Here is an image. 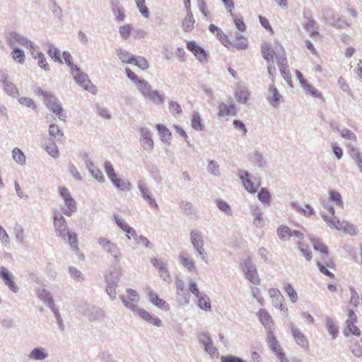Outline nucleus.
<instances>
[{
	"label": "nucleus",
	"mask_w": 362,
	"mask_h": 362,
	"mask_svg": "<svg viewBox=\"0 0 362 362\" xmlns=\"http://www.w3.org/2000/svg\"><path fill=\"white\" fill-rule=\"evenodd\" d=\"M238 177L245 189L251 194L257 192L261 185L260 178L250 175L246 170H239Z\"/></svg>",
	"instance_id": "obj_1"
},
{
	"label": "nucleus",
	"mask_w": 362,
	"mask_h": 362,
	"mask_svg": "<svg viewBox=\"0 0 362 362\" xmlns=\"http://www.w3.org/2000/svg\"><path fill=\"white\" fill-rule=\"evenodd\" d=\"M58 192L66 205V208H63L62 209V213L67 216H71L77 211L76 202L71 197L69 189L66 187H59Z\"/></svg>",
	"instance_id": "obj_2"
},
{
	"label": "nucleus",
	"mask_w": 362,
	"mask_h": 362,
	"mask_svg": "<svg viewBox=\"0 0 362 362\" xmlns=\"http://www.w3.org/2000/svg\"><path fill=\"white\" fill-rule=\"evenodd\" d=\"M53 226L56 235L66 240V236L69 231L67 222L62 214L57 210L53 213Z\"/></svg>",
	"instance_id": "obj_3"
},
{
	"label": "nucleus",
	"mask_w": 362,
	"mask_h": 362,
	"mask_svg": "<svg viewBox=\"0 0 362 362\" xmlns=\"http://www.w3.org/2000/svg\"><path fill=\"white\" fill-rule=\"evenodd\" d=\"M71 74L73 75L75 82L81 87L93 94L97 93L98 89L96 86L91 82L88 76L82 72L80 69L79 71L71 72Z\"/></svg>",
	"instance_id": "obj_4"
},
{
	"label": "nucleus",
	"mask_w": 362,
	"mask_h": 362,
	"mask_svg": "<svg viewBox=\"0 0 362 362\" xmlns=\"http://www.w3.org/2000/svg\"><path fill=\"white\" fill-rule=\"evenodd\" d=\"M242 269L248 281L255 285H259L260 284V279L256 266L252 262L250 257H247L244 260L242 264Z\"/></svg>",
	"instance_id": "obj_5"
},
{
	"label": "nucleus",
	"mask_w": 362,
	"mask_h": 362,
	"mask_svg": "<svg viewBox=\"0 0 362 362\" xmlns=\"http://www.w3.org/2000/svg\"><path fill=\"white\" fill-rule=\"evenodd\" d=\"M190 240L193 248L201 256L202 260H206V253L204 248V238L200 232L197 230H192L190 232Z\"/></svg>",
	"instance_id": "obj_6"
},
{
	"label": "nucleus",
	"mask_w": 362,
	"mask_h": 362,
	"mask_svg": "<svg viewBox=\"0 0 362 362\" xmlns=\"http://www.w3.org/2000/svg\"><path fill=\"white\" fill-rule=\"evenodd\" d=\"M6 40L10 47H12L15 44H18L27 48H33L34 47V43L33 42L24 37L23 35L15 31L10 32L8 34Z\"/></svg>",
	"instance_id": "obj_7"
},
{
	"label": "nucleus",
	"mask_w": 362,
	"mask_h": 362,
	"mask_svg": "<svg viewBox=\"0 0 362 362\" xmlns=\"http://www.w3.org/2000/svg\"><path fill=\"white\" fill-rule=\"evenodd\" d=\"M287 325L291 330V333L296 343L302 349L308 350L309 349V341L307 337L293 322H289Z\"/></svg>",
	"instance_id": "obj_8"
},
{
	"label": "nucleus",
	"mask_w": 362,
	"mask_h": 362,
	"mask_svg": "<svg viewBox=\"0 0 362 362\" xmlns=\"http://www.w3.org/2000/svg\"><path fill=\"white\" fill-rule=\"evenodd\" d=\"M98 243L105 252L111 254L115 259L119 260L121 256V252L116 243H112L108 238L103 237L99 238L98 239Z\"/></svg>",
	"instance_id": "obj_9"
},
{
	"label": "nucleus",
	"mask_w": 362,
	"mask_h": 362,
	"mask_svg": "<svg viewBox=\"0 0 362 362\" xmlns=\"http://www.w3.org/2000/svg\"><path fill=\"white\" fill-rule=\"evenodd\" d=\"M0 82L2 83L5 93L13 98L19 96V92L16 86L9 81L8 75L0 71Z\"/></svg>",
	"instance_id": "obj_10"
},
{
	"label": "nucleus",
	"mask_w": 362,
	"mask_h": 362,
	"mask_svg": "<svg viewBox=\"0 0 362 362\" xmlns=\"http://www.w3.org/2000/svg\"><path fill=\"white\" fill-rule=\"evenodd\" d=\"M186 47L202 64H205L208 62V53L194 41L187 42Z\"/></svg>",
	"instance_id": "obj_11"
},
{
	"label": "nucleus",
	"mask_w": 362,
	"mask_h": 362,
	"mask_svg": "<svg viewBox=\"0 0 362 362\" xmlns=\"http://www.w3.org/2000/svg\"><path fill=\"white\" fill-rule=\"evenodd\" d=\"M276 59L277 60V64L279 66L281 76L286 81H291V75L289 70L288 69L287 59L285 51L282 47H281V52L276 54Z\"/></svg>",
	"instance_id": "obj_12"
},
{
	"label": "nucleus",
	"mask_w": 362,
	"mask_h": 362,
	"mask_svg": "<svg viewBox=\"0 0 362 362\" xmlns=\"http://www.w3.org/2000/svg\"><path fill=\"white\" fill-rule=\"evenodd\" d=\"M267 341L271 351L279 358V360L281 357L285 356V353L282 347L279 345L274 332H270L267 334Z\"/></svg>",
	"instance_id": "obj_13"
},
{
	"label": "nucleus",
	"mask_w": 362,
	"mask_h": 362,
	"mask_svg": "<svg viewBox=\"0 0 362 362\" xmlns=\"http://www.w3.org/2000/svg\"><path fill=\"white\" fill-rule=\"evenodd\" d=\"M0 277L11 291L13 293L18 291V287L13 280L12 274H11L8 269L5 267L2 266L0 267Z\"/></svg>",
	"instance_id": "obj_14"
},
{
	"label": "nucleus",
	"mask_w": 362,
	"mask_h": 362,
	"mask_svg": "<svg viewBox=\"0 0 362 362\" xmlns=\"http://www.w3.org/2000/svg\"><path fill=\"white\" fill-rule=\"evenodd\" d=\"M134 313L137 314L144 321L150 324H152L154 326H156L158 327L163 326V322L160 318L151 315V313H149L148 311L143 308H139L136 307V310H135V312Z\"/></svg>",
	"instance_id": "obj_15"
},
{
	"label": "nucleus",
	"mask_w": 362,
	"mask_h": 362,
	"mask_svg": "<svg viewBox=\"0 0 362 362\" xmlns=\"http://www.w3.org/2000/svg\"><path fill=\"white\" fill-rule=\"evenodd\" d=\"M138 187L141 193L143 199L149 204L150 207L152 209H158V205L156 199L151 197V192L146 187L145 183L142 181H139L138 182Z\"/></svg>",
	"instance_id": "obj_16"
},
{
	"label": "nucleus",
	"mask_w": 362,
	"mask_h": 362,
	"mask_svg": "<svg viewBox=\"0 0 362 362\" xmlns=\"http://www.w3.org/2000/svg\"><path fill=\"white\" fill-rule=\"evenodd\" d=\"M141 146L147 151H151L153 148V141L151 138L152 134L151 131L146 127H141Z\"/></svg>",
	"instance_id": "obj_17"
},
{
	"label": "nucleus",
	"mask_w": 362,
	"mask_h": 362,
	"mask_svg": "<svg viewBox=\"0 0 362 362\" xmlns=\"http://www.w3.org/2000/svg\"><path fill=\"white\" fill-rule=\"evenodd\" d=\"M257 315L266 329L267 334L274 332L272 329L273 320L269 313L265 309H260L258 311Z\"/></svg>",
	"instance_id": "obj_18"
},
{
	"label": "nucleus",
	"mask_w": 362,
	"mask_h": 362,
	"mask_svg": "<svg viewBox=\"0 0 362 362\" xmlns=\"http://www.w3.org/2000/svg\"><path fill=\"white\" fill-rule=\"evenodd\" d=\"M147 290L149 300L151 303L163 310L168 311L170 310V305L168 303H167L164 300L160 298L152 289L148 288Z\"/></svg>",
	"instance_id": "obj_19"
},
{
	"label": "nucleus",
	"mask_w": 362,
	"mask_h": 362,
	"mask_svg": "<svg viewBox=\"0 0 362 362\" xmlns=\"http://www.w3.org/2000/svg\"><path fill=\"white\" fill-rule=\"evenodd\" d=\"M36 294L37 298L42 300L50 310L55 307L52 293L45 288L37 289Z\"/></svg>",
	"instance_id": "obj_20"
},
{
	"label": "nucleus",
	"mask_w": 362,
	"mask_h": 362,
	"mask_svg": "<svg viewBox=\"0 0 362 362\" xmlns=\"http://www.w3.org/2000/svg\"><path fill=\"white\" fill-rule=\"evenodd\" d=\"M218 116L224 117L226 115L235 116L237 115V110L234 104H230L227 106L223 102H221L218 105Z\"/></svg>",
	"instance_id": "obj_21"
},
{
	"label": "nucleus",
	"mask_w": 362,
	"mask_h": 362,
	"mask_svg": "<svg viewBox=\"0 0 362 362\" xmlns=\"http://www.w3.org/2000/svg\"><path fill=\"white\" fill-rule=\"evenodd\" d=\"M187 14L182 21V28L185 32L189 33L194 28L195 20L192 11H186Z\"/></svg>",
	"instance_id": "obj_22"
},
{
	"label": "nucleus",
	"mask_w": 362,
	"mask_h": 362,
	"mask_svg": "<svg viewBox=\"0 0 362 362\" xmlns=\"http://www.w3.org/2000/svg\"><path fill=\"white\" fill-rule=\"evenodd\" d=\"M121 276L119 271H109L104 274L105 281L107 285L118 286L119 279Z\"/></svg>",
	"instance_id": "obj_23"
},
{
	"label": "nucleus",
	"mask_w": 362,
	"mask_h": 362,
	"mask_svg": "<svg viewBox=\"0 0 362 362\" xmlns=\"http://www.w3.org/2000/svg\"><path fill=\"white\" fill-rule=\"evenodd\" d=\"M250 160L253 165L259 168H264L267 165V161L263 155L258 151H255L250 155Z\"/></svg>",
	"instance_id": "obj_24"
},
{
	"label": "nucleus",
	"mask_w": 362,
	"mask_h": 362,
	"mask_svg": "<svg viewBox=\"0 0 362 362\" xmlns=\"http://www.w3.org/2000/svg\"><path fill=\"white\" fill-rule=\"evenodd\" d=\"M180 264L189 272H197L194 262L192 259L188 258L187 253L182 252L179 255Z\"/></svg>",
	"instance_id": "obj_25"
},
{
	"label": "nucleus",
	"mask_w": 362,
	"mask_h": 362,
	"mask_svg": "<svg viewBox=\"0 0 362 362\" xmlns=\"http://www.w3.org/2000/svg\"><path fill=\"white\" fill-rule=\"evenodd\" d=\"M252 214L254 216V226L257 228H262L264 225V221L260 208L257 206L252 207Z\"/></svg>",
	"instance_id": "obj_26"
},
{
	"label": "nucleus",
	"mask_w": 362,
	"mask_h": 362,
	"mask_svg": "<svg viewBox=\"0 0 362 362\" xmlns=\"http://www.w3.org/2000/svg\"><path fill=\"white\" fill-rule=\"evenodd\" d=\"M49 110L53 112L60 120L65 122L66 119V113L62 107V104L58 100L54 105L48 107Z\"/></svg>",
	"instance_id": "obj_27"
},
{
	"label": "nucleus",
	"mask_w": 362,
	"mask_h": 362,
	"mask_svg": "<svg viewBox=\"0 0 362 362\" xmlns=\"http://www.w3.org/2000/svg\"><path fill=\"white\" fill-rule=\"evenodd\" d=\"M269 91L272 94V96L271 98H267V100L272 106L276 107L278 106L279 103L281 101L282 96L279 93L274 85L269 86Z\"/></svg>",
	"instance_id": "obj_28"
},
{
	"label": "nucleus",
	"mask_w": 362,
	"mask_h": 362,
	"mask_svg": "<svg viewBox=\"0 0 362 362\" xmlns=\"http://www.w3.org/2000/svg\"><path fill=\"white\" fill-rule=\"evenodd\" d=\"M48 356L47 351L42 347H37L33 349L30 354L28 357L30 359L42 361L45 359Z\"/></svg>",
	"instance_id": "obj_29"
},
{
	"label": "nucleus",
	"mask_w": 362,
	"mask_h": 362,
	"mask_svg": "<svg viewBox=\"0 0 362 362\" xmlns=\"http://www.w3.org/2000/svg\"><path fill=\"white\" fill-rule=\"evenodd\" d=\"M321 216L323 220L327 223V224L330 228L341 230V226H343L342 222L339 221V218L337 217L335 214L334 216H332L331 218H329L325 214H322Z\"/></svg>",
	"instance_id": "obj_30"
},
{
	"label": "nucleus",
	"mask_w": 362,
	"mask_h": 362,
	"mask_svg": "<svg viewBox=\"0 0 362 362\" xmlns=\"http://www.w3.org/2000/svg\"><path fill=\"white\" fill-rule=\"evenodd\" d=\"M269 292L271 298L273 299V305L276 308H279L281 310H282L284 308L281 303L283 300V296L281 295L280 291L278 288H271Z\"/></svg>",
	"instance_id": "obj_31"
},
{
	"label": "nucleus",
	"mask_w": 362,
	"mask_h": 362,
	"mask_svg": "<svg viewBox=\"0 0 362 362\" xmlns=\"http://www.w3.org/2000/svg\"><path fill=\"white\" fill-rule=\"evenodd\" d=\"M49 135L52 140L61 141L64 137L62 130L55 124H51L49 127Z\"/></svg>",
	"instance_id": "obj_32"
},
{
	"label": "nucleus",
	"mask_w": 362,
	"mask_h": 362,
	"mask_svg": "<svg viewBox=\"0 0 362 362\" xmlns=\"http://www.w3.org/2000/svg\"><path fill=\"white\" fill-rule=\"evenodd\" d=\"M303 28L307 32L309 33V35L311 37H315V36L320 35V33L317 31V23L314 19L306 21L303 25Z\"/></svg>",
	"instance_id": "obj_33"
},
{
	"label": "nucleus",
	"mask_w": 362,
	"mask_h": 362,
	"mask_svg": "<svg viewBox=\"0 0 362 362\" xmlns=\"http://www.w3.org/2000/svg\"><path fill=\"white\" fill-rule=\"evenodd\" d=\"M116 54L122 63L133 64V61L134 60V55L131 54L127 50L122 48H118L116 49Z\"/></svg>",
	"instance_id": "obj_34"
},
{
	"label": "nucleus",
	"mask_w": 362,
	"mask_h": 362,
	"mask_svg": "<svg viewBox=\"0 0 362 362\" xmlns=\"http://www.w3.org/2000/svg\"><path fill=\"white\" fill-rule=\"evenodd\" d=\"M261 52L263 58L267 62H273L274 51L269 43L264 42L262 45Z\"/></svg>",
	"instance_id": "obj_35"
},
{
	"label": "nucleus",
	"mask_w": 362,
	"mask_h": 362,
	"mask_svg": "<svg viewBox=\"0 0 362 362\" xmlns=\"http://www.w3.org/2000/svg\"><path fill=\"white\" fill-rule=\"evenodd\" d=\"M156 127L161 141L165 143H169L171 139L170 131L165 125L161 124H156Z\"/></svg>",
	"instance_id": "obj_36"
},
{
	"label": "nucleus",
	"mask_w": 362,
	"mask_h": 362,
	"mask_svg": "<svg viewBox=\"0 0 362 362\" xmlns=\"http://www.w3.org/2000/svg\"><path fill=\"white\" fill-rule=\"evenodd\" d=\"M325 323L327 332L332 335V338L333 339H336L338 336L339 329L334 320L329 317H326Z\"/></svg>",
	"instance_id": "obj_37"
},
{
	"label": "nucleus",
	"mask_w": 362,
	"mask_h": 362,
	"mask_svg": "<svg viewBox=\"0 0 362 362\" xmlns=\"http://www.w3.org/2000/svg\"><path fill=\"white\" fill-rule=\"evenodd\" d=\"M331 127L333 130L338 132L344 139L354 141H356V135L352 131L346 128L340 129L338 126L332 125Z\"/></svg>",
	"instance_id": "obj_38"
},
{
	"label": "nucleus",
	"mask_w": 362,
	"mask_h": 362,
	"mask_svg": "<svg viewBox=\"0 0 362 362\" xmlns=\"http://www.w3.org/2000/svg\"><path fill=\"white\" fill-rule=\"evenodd\" d=\"M191 126L197 131H203L205 129L204 125L202 124L200 115L197 111H194L192 113Z\"/></svg>",
	"instance_id": "obj_39"
},
{
	"label": "nucleus",
	"mask_w": 362,
	"mask_h": 362,
	"mask_svg": "<svg viewBox=\"0 0 362 362\" xmlns=\"http://www.w3.org/2000/svg\"><path fill=\"white\" fill-rule=\"evenodd\" d=\"M197 305L200 309L206 311H210L211 310L210 298L206 294H202L197 298Z\"/></svg>",
	"instance_id": "obj_40"
},
{
	"label": "nucleus",
	"mask_w": 362,
	"mask_h": 362,
	"mask_svg": "<svg viewBox=\"0 0 362 362\" xmlns=\"http://www.w3.org/2000/svg\"><path fill=\"white\" fill-rule=\"evenodd\" d=\"M136 87L145 98L153 90L150 83L144 79H141L136 85Z\"/></svg>",
	"instance_id": "obj_41"
},
{
	"label": "nucleus",
	"mask_w": 362,
	"mask_h": 362,
	"mask_svg": "<svg viewBox=\"0 0 362 362\" xmlns=\"http://www.w3.org/2000/svg\"><path fill=\"white\" fill-rule=\"evenodd\" d=\"M257 198L262 204L270 205L272 195L267 188L262 187L257 194Z\"/></svg>",
	"instance_id": "obj_42"
},
{
	"label": "nucleus",
	"mask_w": 362,
	"mask_h": 362,
	"mask_svg": "<svg viewBox=\"0 0 362 362\" xmlns=\"http://www.w3.org/2000/svg\"><path fill=\"white\" fill-rule=\"evenodd\" d=\"M148 172L151 175L153 179L157 182L160 183L162 181V176L158 167L153 163L148 164L146 166Z\"/></svg>",
	"instance_id": "obj_43"
},
{
	"label": "nucleus",
	"mask_w": 362,
	"mask_h": 362,
	"mask_svg": "<svg viewBox=\"0 0 362 362\" xmlns=\"http://www.w3.org/2000/svg\"><path fill=\"white\" fill-rule=\"evenodd\" d=\"M329 199L333 202L336 206L344 209V202L339 192L334 190H329Z\"/></svg>",
	"instance_id": "obj_44"
},
{
	"label": "nucleus",
	"mask_w": 362,
	"mask_h": 362,
	"mask_svg": "<svg viewBox=\"0 0 362 362\" xmlns=\"http://www.w3.org/2000/svg\"><path fill=\"white\" fill-rule=\"evenodd\" d=\"M146 98L157 105H163L165 102L164 95L160 94L158 90H153Z\"/></svg>",
	"instance_id": "obj_45"
},
{
	"label": "nucleus",
	"mask_w": 362,
	"mask_h": 362,
	"mask_svg": "<svg viewBox=\"0 0 362 362\" xmlns=\"http://www.w3.org/2000/svg\"><path fill=\"white\" fill-rule=\"evenodd\" d=\"M356 322H346V327L344 329L343 333L346 337H349L351 334L359 337L361 331L359 328L355 325Z\"/></svg>",
	"instance_id": "obj_46"
},
{
	"label": "nucleus",
	"mask_w": 362,
	"mask_h": 362,
	"mask_svg": "<svg viewBox=\"0 0 362 362\" xmlns=\"http://www.w3.org/2000/svg\"><path fill=\"white\" fill-rule=\"evenodd\" d=\"M310 240L315 250L320 251L322 254H328L327 247L320 240V239L310 236Z\"/></svg>",
	"instance_id": "obj_47"
},
{
	"label": "nucleus",
	"mask_w": 362,
	"mask_h": 362,
	"mask_svg": "<svg viewBox=\"0 0 362 362\" xmlns=\"http://www.w3.org/2000/svg\"><path fill=\"white\" fill-rule=\"evenodd\" d=\"M278 237L281 240H287L291 237V230L285 225H281L276 230Z\"/></svg>",
	"instance_id": "obj_48"
},
{
	"label": "nucleus",
	"mask_w": 362,
	"mask_h": 362,
	"mask_svg": "<svg viewBox=\"0 0 362 362\" xmlns=\"http://www.w3.org/2000/svg\"><path fill=\"white\" fill-rule=\"evenodd\" d=\"M105 317V312L101 308L93 307L88 316V318L89 321L94 322L103 319Z\"/></svg>",
	"instance_id": "obj_49"
},
{
	"label": "nucleus",
	"mask_w": 362,
	"mask_h": 362,
	"mask_svg": "<svg viewBox=\"0 0 362 362\" xmlns=\"http://www.w3.org/2000/svg\"><path fill=\"white\" fill-rule=\"evenodd\" d=\"M111 182L117 188L122 191H129L131 189V183L128 180L115 177Z\"/></svg>",
	"instance_id": "obj_50"
},
{
	"label": "nucleus",
	"mask_w": 362,
	"mask_h": 362,
	"mask_svg": "<svg viewBox=\"0 0 362 362\" xmlns=\"http://www.w3.org/2000/svg\"><path fill=\"white\" fill-rule=\"evenodd\" d=\"M236 42L232 46L238 50L246 49L248 47V41L247 38L239 33L235 34Z\"/></svg>",
	"instance_id": "obj_51"
},
{
	"label": "nucleus",
	"mask_w": 362,
	"mask_h": 362,
	"mask_svg": "<svg viewBox=\"0 0 362 362\" xmlns=\"http://www.w3.org/2000/svg\"><path fill=\"white\" fill-rule=\"evenodd\" d=\"M70 245L71 248L77 252L79 250L78 247V238L76 233H70L67 232V235L66 236V240Z\"/></svg>",
	"instance_id": "obj_52"
},
{
	"label": "nucleus",
	"mask_w": 362,
	"mask_h": 362,
	"mask_svg": "<svg viewBox=\"0 0 362 362\" xmlns=\"http://www.w3.org/2000/svg\"><path fill=\"white\" fill-rule=\"evenodd\" d=\"M12 156L13 160L20 165H25L26 158L23 152L18 148H14L12 151Z\"/></svg>",
	"instance_id": "obj_53"
},
{
	"label": "nucleus",
	"mask_w": 362,
	"mask_h": 362,
	"mask_svg": "<svg viewBox=\"0 0 362 362\" xmlns=\"http://www.w3.org/2000/svg\"><path fill=\"white\" fill-rule=\"evenodd\" d=\"M180 206V208L182 209V211L187 216H192L196 214V209L191 202H189L187 201H182V202H181Z\"/></svg>",
	"instance_id": "obj_54"
},
{
	"label": "nucleus",
	"mask_w": 362,
	"mask_h": 362,
	"mask_svg": "<svg viewBox=\"0 0 362 362\" xmlns=\"http://www.w3.org/2000/svg\"><path fill=\"white\" fill-rule=\"evenodd\" d=\"M45 151L52 157L57 158L59 156V152L57 144L54 142V140L49 141L45 145Z\"/></svg>",
	"instance_id": "obj_55"
},
{
	"label": "nucleus",
	"mask_w": 362,
	"mask_h": 362,
	"mask_svg": "<svg viewBox=\"0 0 362 362\" xmlns=\"http://www.w3.org/2000/svg\"><path fill=\"white\" fill-rule=\"evenodd\" d=\"M11 54L13 60L16 61L21 64H23L24 63L25 53L23 49L18 47H15L13 49Z\"/></svg>",
	"instance_id": "obj_56"
},
{
	"label": "nucleus",
	"mask_w": 362,
	"mask_h": 362,
	"mask_svg": "<svg viewBox=\"0 0 362 362\" xmlns=\"http://www.w3.org/2000/svg\"><path fill=\"white\" fill-rule=\"evenodd\" d=\"M342 224L343 226L341 229H342L345 233L352 236H355L358 234V228L354 224L350 223L348 221H342Z\"/></svg>",
	"instance_id": "obj_57"
},
{
	"label": "nucleus",
	"mask_w": 362,
	"mask_h": 362,
	"mask_svg": "<svg viewBox=\"0 0 362 362\" xmlns=\"http://www.w3.org/2000/svg\"><path fill=\"white\" fill-rule=\"evenodd\" d=\"M34 59H38L37 64L41 69H42L43 70L46 71L50 70L49 66L46 61L44 54L42 52L37 51L36 52V56L34 57Z\"/></svg>",
	"instance_id": "obj_58"
},
{
	"label": "nucleus",
	"mask_w": 362,
	"mask_h": 362,
	"mask_svg": "<svg viewBox=\"0 0 362 362\" xmlns=\"http://www.w3.org/2000/svg\"><path fill=\"white\" fill-rule=\"evenodd\" d=\"M296 245L305 259L308 261H310L312 259V252L310 250L309 247L300 241H298Z\"/></svg>",
	"instance_id": "obj_59"
},
{
	"label": "nucleus",
	"mask_w": 362,
	"mask_h": 362,
	"mask_svg": "<svg viewBox=\"0 0 362 362\" xmlns=\"http://www.w3.org/2000/svg\"><path fill=\"white\" fill-rule=\"evenodd\" d=\"M48 47L49 49L47 53L49 55V57H52L54 59V61L57 62L59 64H62L63 62L60 58L59 50L52 44H49Z\"/></svg>",
	"instance_id": "obj_60"
},
{
	"label": "nucleus",
	"mask_w": 362,
	"mask_h": 362,
	"mask_svg": "<svg viewBox=\"0 0 362 362\" xmlns=\"http://www.w3.org/2000/svg\"><path fill=\"white\" fill-rule=\"evenodd\" d=\"M250 93L246 89H241L235 93V97L237 101L240 103H246L249 99Z\"/></svg>",
	"instance_id": "obj_61"
},
{
	"label": "nucleus",
	"mask_w": 362,
	"mask_h": 362,
	"mask_svg": "<svg viewBox=\"0 0 362 362\" xmlns=\"http://www.w3.org/2000/svg\"><path fill=\"white\" fill-rule=\"evenodd\" d=\"M62 56L65 63L69 66L71 73L74 71H79V67L73 63L72 57L69 52L64 51Z\"/></svg>",
	"instance_id": "obj_62"
},
{
	"label": "nucleus",
	"mask_w": 362,
	"mask_h": 362,
	"mask_svg": "<svg viewBox=\"0 0 362 362\" xmlns=\"http://www.w3.org/2000/svg\"><path fill=\"white\" fill-rule=\"evenodd\" d=\"M114 219L116 224L123 231L126 233L133 232V228L129 226L124 221H123L118 215H114Z\"/></svg>",
	"instance_id": "obj_63"
},
{
	"label": "nucleus",
	"mask_w": 362,
	"mask_h": 362,
	"mask_svg": "<svg viewBox=\"0 0 362 362\" xmlns=\"http://www.w3.org/2000/svg\"><path fill=\"white\" fill-rule=\"evenodd\" d=\"M216 204L219 210L224 212L227 215H232L233 212L230 205L222 199H217Z\"/></svg>",
	"instance_id": "obj_64"
}]
</instances>
